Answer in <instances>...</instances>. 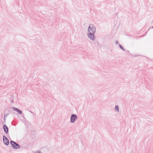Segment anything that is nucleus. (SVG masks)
Wrapping results in <instances>:
<instances>
[{"mask_svg": "<svg viewBox=\"0 0 153 153\" xmlns=\"http://www.w3.org/2000/svg\"><path fill=\"white\" fill-rule=\"evenodd\" d=\"M30 113H33V112H32V111H30Z\"/></svg>", "mask_w": 153, "mask_h": 153, "instance_id": "nucleus-14", "label": "nucleus"}, {"mask_svg": "<svg viewBox=\"0 0 153 153\" xmlns=\"http://www.w3.org/2000/svg\"><path fill=\"white\" fill-rule=\"evenodd\" d=\"M127 52H128V53L129 52V51H128H128H127Z\"/></svg>", "mask_w": 153, "mask_h": 153, "instance_id": "nucleus-17", "label": "nucleus"}, {"mask_svg": "<svg viewBox=\"0 0 153 153\" xmlns=\"http://www.w3.org/2000/svg\"><path fill=\"white\" fill-rule=\"evenodd\" d=\"M96 29L94 25L90 24L88 27L87 36L88 38L92 41H94L95 39L94 33H95Z\"/></svg>", "mask_w": 153, "mask_h": 153, "instance_id": "nucleus-1", "label": "nucleus"}, {"mask_svg": "<svg viewBox=\"0 0 153 153\" xmlns=\"http://www.w3.org/2000/svg\"><path fill=\"white\" fill-rule=\"evenodd\" d=\"M14 102V101H13V100H11V103H13Z\"/></svg>", "mask_w": 153, "mask_h": 153, "instance_id": "nucleus-13", "label": "nucleus"}, {"mask_svg": "<svg viewBox=\"0 0 153 153\" xmlns=\"http://www.w3.org/2000/svg\"><path fill=\"white\" fill-rule=\"evenodd\" d=\"M115 109L116 111H119V107L118 105H116L115 106Z\"/></svg>", "mask_w": 153, "mask_h": 153, "instance_id": "nucleus-9", "label": "nucleus"}, {"mask_svg": "<svg viewBox=\"0 0 153 153\" xmlns=\"http://www.w3.org/2000/svg\"><path fill=\"white\" fill-rule=\"evenodd\" d=\"M118 45H119V47L120 48L122 49V50H123V51H125V49L122 46V45L119 44H118Z\"/></svg>", "mask_w": 153, "mask_h": 153, "instance_id": "nucleus-8", "label": "nucleus"}, {"mask_svg": "<svg viewBox=\"0 0 153 153\" xmlns=\"http://www.w3.org/2000/svg\"><path fill=\"white\" fill-rule=\"evenodd\" d=\"M10 144L13 149H17L20 147V145L19 144L13 140H11L10 141Z\"/></svg>", "mask_w": 153, "mask_h": 153, "instance_id": "nucleus-2", "label": "nucleus"}, {"mask_svg": "<svg viewBox=\"0 0 153 153\" xmlns=\"http://www.w3.org/2000/svg\"><path fill=\"white\" fill-rule=\"evenodd\" d=\"M3 128L4 132L6 134H7L9 133V129L8 127L6 124H4L3 126Z\"/></svg>", "mask_w": 153, "mask_h": 153, "instance_id": "nucleus-6", "label": "nucleus"}, {"mask_svg": "<svg viewBox=\"0 0 153 153\" xmlns=\"http://www.w3.org/2000/svg\"><path fill=\"white\" fill-rule=\"evenodd\" d=\"M9 114V113H7V114H5L4 115V122H6V117H7L8 116V115Z\"/></svg>", "mask_w": 153, "mask_h": 153, "instance_id": "nucleus-7", "label": "nucleus"}, {"mask_svg": "<svg viewBox=\"0 0 153 153\" xmlns=\"http://www.w3.org/2000/svg\"><path fill=\"white\" fill-rule=\"evenodd\" d=\"M151 28L153 29V26H152V27Z\"/></svg>", "mask_w": 153, "mask_h": 153, "instance_id": "nucleus-15", "label": "nucleus"}, {"mask_svg": "<svg viewBox=\"0 0 153 153\" xmlns=\"http://www.w3.org/2000/svg\"><path fill=\"white\" fill-rule=\"evenodd\" d=\"M3 141L6 145L8 146L9 144V141L5 135L3 136Z\"/></svg>", "mask_w": 153, "mask_h": 153, "instance_id": "nucleus-4", "label": "nucleus"}, {"mask_svg": "<svg viewBox=\"0 0 153 153\" xmlns=\"http://www.w3.org/2000/svg\"><path fill=\"white\" fill-rule=\"evenodd\" d=\"M14 111L17 112L18 114L22 115V111L18 108L15 107H12L11 108Z\"/></svg>", "mask_w": 153, "mask_h": 153, "instance_id": "nucleus-5", "label": "nucleus"}, {"mask_svg": "<svg viewBox=\"0 0 153 153\" xmlns=\"http://www.w3.org/2000/svg\"><path fill=\"white\" fill-rule=\"evenodd\" d=\"M77 119V116L76 114H72L70 117V122L72 123H73Z\"/></svg>", "mask_w": 153, "mask_h": 153, "instance_id": "nucleus-3", "label": "nucleus"}, {"mask_svg": "<svg viewBox=\"0 0 153 153\" xmlns=\"http://www.w3.org/2000/svg\"><path fill=\"white\" fill-rule=\"evenodd\" d=\"M115 43L116 44H118L119 42L118 41H116L115 42Z\"/></svg>", "mask_w": 153, "mask_h": 153, "instance_id": "nucleus-11", "label": "nucleus"}, {"mask_svg": "<svg viewBox=\"0 0 153 153\" xmlns=\"http://www.w3.org/2000/svg\"><path fill=\"white\" fill-rule=\"evenodd\" d=\"M4 123H5V122H4V123H3V122H2V124H4Z\"/></svg>", "mask_w": 153, "mask_h": 153, "instance_id": "nucleus-16", "label": "nucleus"}, {"mask_svg": "<svg viewBox=\"0 0 153 153\" xmlns=\"http://www.w3.org/2000/svg\"><path fill=\"white\" fill-rule=\"evenodd\" d=\"M35 153H43L42 152H41L40 151H37Z\"/></svg>", "mask_w": 153, "mask_h": 153, "instance_id": "nucleus-10", "label": "nucleus"}, {"mask_svg": "<svg viewBox=\"0 0 153 153\" xmlns=\"http://www.w3.org/2000/svg\"><path fill=\"white\" fill-rule=\"evenodd\" d=\"M95 45H96V46H97V45H98V44L97 43V42H95Z\"/></svg>", "mask_w": 153, "mask_h": 153, "instance_id": "nucleus-12", "label": "nucleus"}]
</instances>
